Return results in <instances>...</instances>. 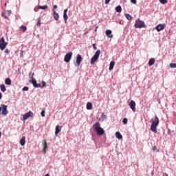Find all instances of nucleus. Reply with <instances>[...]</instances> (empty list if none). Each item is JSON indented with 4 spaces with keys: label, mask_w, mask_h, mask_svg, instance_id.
<instances>
[{
    "label": "nucleus",
    "mask_w": 176,
    "mask_h": 176,
    "mask_svg": "<svg viewBox=\"0 0 176 176\" xmlns=\"http://www.w3.org/2000/svg\"><path fill=\"white\" fill-rule=\"evenodd\" d=\"M93 127L95 131H96L98 135H104L105 133V131H104V129L101 127L100 122H96L95 124L93 125Z\"/></svg>",
    "instance_id": "1"
},
{
    "label": "nucleus",
    "mask_w": 176,
    "mask_h": 176,
    "mask_svg": "<svg viewBox=\"0 0 176 176\" xmlns=\"http://www.w3.org/2000/svg\"><path fill=\"white\" fill-rule=\"evenodd\" d=\"M101 54V51L100 50H97L94 55V56L91 58V64L93 65L97 60H98V57H100V54Z\"/></svg>",
    "instance_id": "2"
},
{
    "label": "nucleus",
    "mask_w": 176,
    "mask_h": 176,
    "mask_svg": "<svg viewBox=\"0 0 176 176\" xmlns=\"http://www.w3.org/2000/svg\"><path fill=\"white\" fill-rule=\"evenodd\" d=\"M135 28H145L146 25H145V23L144 21L138 19L135 21Z\"/></svg>",
    "instance_id": "3"
},
{
    "label": "nucleus",
    "mask_w": 176,
    "mask_h": 176,
    "mask_svg": "<svg viewBox=\"0 0 176 176\" xmlns=\"http://www.w3.org/2000/svg\"><path fill=\"white\" fill-rule=\"evenodd\" d=\"M1 111V115L6 116L9 112L8 111V105L1 104L0 107V112Z\"/></svg>",
    "instance_id": "4"
},
{
    "label": "nucleus",
    "mask_w": 176,
    "mask_h": 176,
    "mask_svg": "<svg viewBox=\"0 0 176 176\" xmlns=\"http://www.w3.org/2000/svg\"><path fill=\"white\" fill-rule=\"evenodd\" d=\"M8 46V42L5 41V38L1 37L0 38V50H5Z\"/></svg>",
    "instance_id": "5"
},
{
    "label": "nucleus",
    "mask_w": 176,
    "mask_h": 176,
    "mask_svg": "<svg viewBox=\"0 0 176 176\" xmlns=\"http://www.w3.org/2000/svg\"><path fill=\"white\" fill-rule=\"evenodd\" d=\"M72 58V52H69L64 57V61L65 63H69L71 61V59Z\"/></svg>",
    "instance_id": "6"
},
{
    "label": "nucleus",
    "mask_w": 176,
    "mask_h": 176,
    "mask_svg": "<svg viewBox=\"0 0 176 176\" xmlns=\"http://www.w3.org/2000/svg\"><path fill=\"white\" fill-rule=\"evenodd\" d=\"M166 24H159L155 27V30L160 32V31H163V29L165 28Z\"/></svg>",
    "instance_id": "7"
},
{
    "label": "nucleus",
    "mask_w": 176,
    "mask_h": 176,
    "mask_svg": "<svg viewBox=\"0 0 176 176\" xmlns=\"http://www.w3.org/2000/svg\"><path fill=\"white\" fill-rule=\"evenodd\" d=\"M34 116V113H32V111H29L28 113H26L25 115H23V120H27V119H28V118H32V116Z\"/></svg>",
    "instance_id": "8"
},
{
    "label": "nucleus",
    "mask_w": 176,
    "mask_h": 176,
    "mask_svg": "<svg viewBox=\"0 0 176 176\" xmlns=\"http://www.w3.org/2000/svg\"><path fill=\"white\" fill-rule=\"evenodd\" d=\"M129 107L133 112H135V102L134 100H131L129 102Z\"/></svg>",
    "instance_id": "9"
},
{
    "label": "nucleus",
    "mask_w": 176,
    "mask_h": 176,
    "mask_svg": "<svg viewBox=\"0 0 176 176\" xmlns=\"http://www.w3.org/2000/svg\"><path fill=\"white\" fill-rule=\"evenodd\" d=\"M43 153L44 155H46V149H47V142H46V140H43Z\"/></svg>",
    "instance_id": "10"
},
{
    "label": "nucleus",
    "mask_w": 176,
    "mask_h": 176,
    "mask_svg": "<svg viewBox=\"0 0 176 176\" xmlns=\"http://www.w3.org/2000/svg\"><path fill=\"white\" fill-rule=\"evenodd\" d=\"M10 14H12V10H7L3 12V16L5 19H8Z\"/></svg>",
    "instance_id": "11"
},
{
    "label": "nucleus",
    "mask_w": 176,
    "mask_h": 176,
    "mask_svg": "<svg viewBox=\"0 0 176 176\" xmlns=\"http://www.w3.org/2000/svg\"><path fill=\"white\" fill-rule=\"evenodd\" d=\"M80 63H82V56L80 54H78L76 56L77 67H79V65H80Z\"/></svg>",
    "instance_id": "12"
},
{
    "label": "nucleus",
    "mask_w": 176,
    "mask_h": 176,
    "mask_svg": "<svg viewBox=\"0 0 176 176\" xmlns=\"http://www.w3.org/2000/svg\"><path fill=\"white\" fill-rule=\"evenodd\" d=\"M67 12L68 9H65L63 11V19L65 20V24H67V21L68 20V15H67Z\"/></svg>",
    "instance_id": "13"
},
{
    "label": "nucleus",
    "mask_w": 176,
    "mask_h": 176,
    "mask_svg": "<svg viewBox=\"0 0 176 176\" xmlns=\"http://www.w3.org/2000/svg\"><path fill=\"white\" fill-rule=\"evenodd\" d=\"M34 74L33 73L31 76V79L30 80H29V82L30 83H32L34 87H35L36 86V80H35V78H34Z\"/></svg>",
    "instance_id": "14"
},
{
    "label": "nucleus",
    "mask_w": 176,
    "mask_h": 176,
    "mask_svg": "<svg viewBox=\"0 0 176 176\" xmlns=\"http://www.w3.org/2000/svg\"><path fill=\"white\" fill-rule=\"evenodd\" d=\"M159 118H157V116H155L154 118V120L152 122L151 124L154 125V126H159Z\"/></svg>",
    "instance_id": "15"
},
{
    "label": "nucleus",
    "mask_w": 176,
    "mask_h": 176,
    "mask_svg": "<svg viewBox=\"0 0 176 176\" xmlns=\"http://www.w3.org/2000/svg\"><path fill=\"white\" fill-rule=\"evenodd\" d=\"M106 35L108 38H113V34H112V31L111 30H106Z\"/></svg>",
    "instance_id": "16"
},
{
    "label": "nucleus",
    "mask_w": 176,
    "mask_h": 176,
    "mask_svg": "<svg viewBox=\"0 0 176 176\" xmlns=\"http://www.w3.org/2000/svg\"><path fill=\"white\" fill-rule=\"evenodd\" d=\"M151 130L153 133H157V126L151 124Z\"/></svg>",
    "instance_id": "17"
},
{
    "label": "nucleus",
    "mask_w": 176,
    "mask_h": 176,
    "mask_svg": "<svg viewBox=\"0 0 176 176\" xmlns=\"http://www.w3.org/2000/svg\"><path fill=\"white\" fill-rule=\"evenodd\" d=\"M53 17L54 20H56V21H58V19H60V15H58V13L56 12V10H54Z\"/></svg>",
    "instance_id": "18"
},
{
    "label": "nucleus",
    "mask_w": 176,
    "mask_h": 176,
    "mask_svg": "<svg viewBox=\"0 0 176 176\" xmlns=\"http://www.w3.org/2000/svg\"><path fill=\"white\" fill-rule=\"evenodd\" d=\"M61 131V126L60 125H57L55 129V135H57L58 133Z\"/></svg>",
    "instance_id": "19"
},
{
    "label": "nucleus",
    "mask_w": 176,
    "mask_h": 176,
    "mask_svg": "<svg viewBox=\"0 0 176 176\" xmlns=\"http://www.w3.org/2000/svg\"><path fill=\"white\" fill-rule=\"evenodd\" d=\"M20 144H21V146H24V145H25V136L22 137V138L20 140Z\"/></svg>",
    "instance_id": "20"
},
{
    "label": "nucleus",
    "mask_w": 176,
    "mask_h": 176,
    "mask_svg": "<svg viewBox=\"0 0 176 176\" xmlns=\"http://www.w3.org/2000/svg\"><path fill=\"white\" fill-rule=\"evenodd\" d=\"M113 67H115V61L112 60L109 64V71H112V69H113Z\"/></svg>",
    "instance_id": "21"
},
{
    "label": "nucleus",
    "mask_w": 176,
    "mask_h": 176,
    "mask_svg": "<svg viewBox=\"0 0 176 176\" xmlns=\"http://www.w3.org/2000/svg\"><path fill=\"white\" fill-rule=\"evenodd\" d=\"M87 109H89V110L93 109V104H91V102H88L87 103Z\"/></svg>",
    "instance_id": "22"
},
{
    "label": "nucleus",
    "mask_w": 176,
    "mask_h": 176,
    "mask_svg": "<svg viewBox=\"0 0 176 176\" xmlns=\"http://www.w3.org/2000/svg\"><path fill=\"white\" fill-rule=\"evenodd\" d=\"M5 83H6V85H12V80H10V78H7L5 80Z\"/></svg>",
    "instance_id": "23"
},
{
    "label": "nucleus",
    "mask_w": 176,
    "mask_h": 176,
    "mask_svg": "<svg viewBox=\"0 0 176 176\" xmlns=\"http://www.w3.org/2000/svg\"><path fill=\"white\" fill-rule=\"evenodd\" d=\"M153 64H155V58H151L148 61V65L150 67H152V65H153Z\"/></svg>",
    "instance_id": "24"
},
{
    "label": "nucleus",
    "mask_w": 176,
    "mask_h": 176,
    "mask_svg": "<svg viewBox=\"0 0 176 176\" xmlns=\"http://www.w3.org/2000/svg\"><path fill=\"white\" fill-rule=\"evenodd\" d=\"M116 137L118 138V140H122V138H123V137L122 136V134H120V132H116Z\"/></svg>",
    "instance_id": "25"
},
{
    "label": "nucleus",
    "mask_w": 176,
    "mask_h": 176,
    "mask_svg": "<svg viewBox=\"0 0 176 176\" xmlns=\"http://www.w3.org/2000/svg\"><path fill=\"white\" fill-rule=\"evenodd\" d=\"M116 11L118 12V13H120L122 12V6H118L116 7Z\"/></svg>",
    "instance_id": "26"
},
{
    "label": "nucleus",
    "mask_w": 176,
    "mask_h": 176,
    "mask_svg": "<svg viewBox=\"0 0 176 176\" xmlns=\"http://www.w3.org/2000/svg\"><path fill=\"white\" fill-rule=\"evenodd\" d=\"M38 9H42L43 10H45V9H47V6H38Z\"/></svg>",
    "instance_id": "27"
},
{
    "label": "nucleus",
    "mask_w": 176,
    "mask_h": 176,
    "mask_svg": "<svg viewBox=\"0 0 176 176\" xmlns=\"http://www.w3.org/2000/svg\"><path fill=\"white\" fill-rule=\"evenodd\" d=\"M125 17H126V19H127V20H132L133 19V16L131 15H130L129 14H126Z\"/></svg>",
    "instance_id": "28"
},
{
    "label": "nucleus",
    "mask_w": 176,
    "mask_h": 176,
    "mask_svg": "<svg viewBox=\"0 0 176 176\" xmlns=\"http://www.w3.org/2000/svg\"><path fill=\"white\" fill-rule=\"evenodd\" d=\"M0 89H1V91H6V87H5V85H1Z\"/></svg>",
    "instance_id": "29"
},
{
    "label": "nucleus",
    "mask_w": 176,
    "mask_h": 176,
    "mask_svg": "<svg viewBox=\"0 0 176 176\" xmlns=\"http://www.w3.org/2000/svg\"><path fill=\"white\" fill-rule=\"evenodd\" d=\"M21 30L23 31V32H25L27 31V27H25L24 25H21Z\"/></svg>",
    "instance_id": "30"
},
{
    "label": "nucleus",
    "mask_w": 176,
    "mask_h": 176,
    "mask_svg": "<svg viewBox=\"0 0 176 176\" xmlns=\"http://www.w3.org/2000/svg\"><path fill=\"white\" fill-rule=\"evenodd\" d=\"M160 3H162V5H166L167 3V0H159Z\"/></svg>",
    "instance_id": "31"
},
{
    "label": "nucleus",
    "mask_w": 176,
    "mask_h": 176,
    "mask_svg": "<svg viewBox=\"0 0 176 176\" xmlns=\"http://www.w3.org/2000/svg\"><path fill=\"white\" fill-rule=\"evenodd\" d=\"M41 18H38L37 19V25H38V27H41Z\"/></svg>",
    "instance_id": "32"
},
{
    "label": "nucleus",
    "mask_w": 176,
    "mask_h": 176,
    "mask_svg": "<svg viewBox=\"0 0 176 176\" xmlns=\"http://www.w3.org/2000/svg\"><path fill=\"white\" fill-rule=\"evenodd\" d=\"M153 151L154 152H159V149H157V147L156 146H154L153 147Z\"/></svg>",
    "instance_id": "33"
},
{
    "label": "nucleus",
    "mask_w": 176,
    "mask_h": 176,
    "mask_svg": "<svg viewBox=\"0 0 176 176\" xmlns=\"http://www.w3.org/2000/svg\"><path fill=\"white\" fill-rule=\"evenodd\" d=\"M127 122L128 120H127V118H126L122 120L123 124H127Z\"/></svg>",
    "instance_id": "34"
},
{
    "label": "nucleus",
    "mask_w": 176,
    "mask_h": 176,
    "mask_svg": "<svg viewBox=\"0 0 176 176\" xmlns=\"http://www.w3.org/2000/svg\"><path fill=\"white\" fill-rule=\"evenodd\" d=\"M170 68H176V63H170Z\"/></svg>",
    "instance_id": "35"
},
{
    "label": "nucleus",
    "mask_w": 176,
    "mask_h": 176,
    "mask_svg": "<svg viewBox=\"0 0 176 176\" xmlns=\"http://www.w3.org/2000/svg\"><path fill=\"white\" fill-rule=\"evenodd\" d=\"M28 90H29L28 87H24L23 88V91H28Z\"/></svg>",
    "instance_id": "36"
},
{
    "label": "nucleus",
    "mask_w": 176,
    "mask_h": 176,
    "mask_svg": "<svg viewBox=\"0 0 176 176\" xmlns=\"http://www.w3.org/2000/svg\"><path fill=\"white\" fill-rule=\"evenodd\" d=\"M45 86H46V82L42 81V86H41V88L45 87Z\"/></svg>",
    "instance_id": "37"
},
{
    "label": "nucleus",
    "mask_w": 176,
    "mask_h": 176,
    "mask_svg": "<svg viewBox=\"0 0 176 176\" xmlns=\"http://www.w3.org/2000/svg\"><path fill=\"white\" fill-rule=\"evenodd\" d=\"M131 3H134V5H135V3H137V0H131Z\"/></svg>",
    "instance_id": "38"
},
{
    "label": "nucleus",
    "mask_w": 176,
    "mask_h": 176,
    "mask_svg": "<svg viewBox=\"0 0 176 176\" xmlns=\"http://www.w3.org/2000/svg\"><path fill=\"white\" fill-rule=\"evenodd\" d=\"M41 116L43 118H45V111H43V110L41 111Z\"/></svg>",
    "instance_id": "39"
},
{
    "label": "nucleus",
    "mask_w": 176,
    "mask_h": 176,
    "mask_svg": "<svg viewBox=\"0 0 176 176\" xmlns=\"http://www.w3.org/2000/svg\"><path fill=\"white\" fill-rule=\"evenodd\" d=\"M109 2H111V0H105L104 3L106 5H108V3H109Z\"/></svg>",
    "instance_id": "40"
},
{
    "label": "nucleus",
    "mask_w": 176,
    "mask_h": 176,
    "mask_svg": "<svg viewBox=\"0 0 176 176\" xmlns=\"http://www.w3.org/2000/svg\"><path fill=\"white\" fill-rule=\"evenodd\" d=\"M42 87V85L41 84L36 83V87Z\"/></svg>",
    "instance_id": "41"
},
{
    "label": "nucleus",
    "mask_w": 176,
    "mask_h": 176,
    "mask_svg": "<svg viewBox=\"0 0 176 176\" xmlns=\"http://www.w3.org/2000/svg\"><path fill=\"white\" fill-rule=\"evenodd\" d=\"M9 52H10V51L8 49L5 50V53H6V54H9Z\"/></svg>",
    "instance_id": "42"
},
{
    "label": "nucleus",
    "mask_w": 176,
    "mask_h": 176,
    "mask_svg": "<svg viewBox=\"0 0 176 176\" xmlns=\"http://www.w3.org/2000/svg\"><path fill=\"white\" fill-rule=\"evenodd\" d=\"M92 46H93V48L94 49V50H97V47H96V44H93Z\"/></svg>",
    "instance_id": "43"
},
{
    "label": "nucleus",
    "mask_w": 176,
    "mask_h": 176,
    "mask_svg": "<svg viewBox=\"0 0 176 176\" xmlns=\"http://www.w3.org/2000/svg\"><path fill=\"white\" fill-rule=\"evenodd\" d=\"M56 8H57V5H54L53 8V12L54 10H56Z\"/></svg>",
    "instance_id": "44"
},
{
    "label": "nucleus",
    "mask_w": 176,
    "mask_h": 176,
    "mask_svg": "<svg viewBox=\"0 0 176 176\" xmlns=\"http://www.w3.org/2000/svg\"><path fill=\"white\" fill-rule=\"evenodd\" d=\"M102 118H107V116L104 115V113L102 114Z\"/></svg>",
    "instance_id": "45"
},
{
    "label": "nucleus",
    "mask_w": 176,
    "mask_h": 176,
    "mask_svg": "<svg viewBox=\"0 0 176 176\" xmlns=\"http://www.w3.org/2000/svg\"><path fill=\"white\" fill-rule=\"evenodd\" d=\"M21 57H23V51H21V52L20 53Z\"/></svg>",
    "instance_id": "46"
},
{
    "label": "nucleus",
    "mask_w": 176,
    "mask_h": 176,
    "mask_svg": "<svg viewBox=\"0 0 176 176\" xmlns=\"http://www.w3.org/2000/svg\"><path fill=\"white\" fill-rule=\"evenodd\" d=\"M2 98V94L0 93V100Z\"/></svg>",
    "instance_id": "47"
},
{
    "label": "nucleus",
    "mask_w": 176,
    "mask_h": 176,
    "mask_svg": "<svg viewBox=\"0 0 176 176\" xmlns=\"http://www.w3.org/2000/svg\"><path fill=\"white\" fill-rule=\"evenodd\" d=\"M1 135H2V133L0 131V138H1Z\"/></svg>",
    "instance_id": "48"
},
{
    "label": "nucleus",
    "mask_w": 176,
    "mask_h": 176,
    "mask_svg": "<svg viewBox=\"0 0 176 176\" xmlns=\"http://www.w3.org/2000/svg\"><path fill=\"white\" fill-rule=\"evenodd\" d=\"M34 12H38V10H36V9H34Z\"/></svg>",
    "instance_id": "49"
},
{
    "label": "nucleus",
    "mask_w": 176,
    "mask_h": 176,
    "mask_svg": "<svg viewBox=\"0 0 176 176\" xmlns=\"http://www.w3.org/2000/svg\"><path fill=\"white\" fill-rule=\"evenodd\" d=\"M4 6H6V3L4 4Z\"/></svg>",
    "instance_id": "50"
}]
</instances>
